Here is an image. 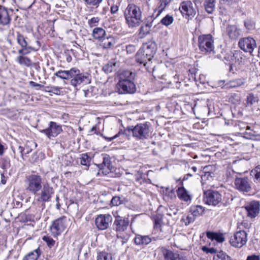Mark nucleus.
Returning a JSON list of instances; mask_svg holds the SVG:
<instances>
[{
	"instance_id": "1",
	"label": "nucleus",
	"mask_w": 260,
	"mask_h": 260,
	"mask_svg": "<svg viewBox=\"0 0 260 260\" xmlns=\"http://www.w3.org/2000/svg\"><path fill=\"white\" fill-rule=\"evenodd\" d=\"M24 183L26 190L36 195L39 202L45 203L51 201L54 193V189L47 182L42 185V178L40 175L31 174L27 176Z\"/></svg>"
},
{
	"instance_id": "2",
	"label": "nucleus",
	"mask_w": 260,
	"mask_h": 260,
	"mask_svg": "<svg viewBox=\"0 0 260 260\" xmlns=\"http://www.w3.org/2000/svg\"><path fill=\"white\" fill-rule=\"evenodd\" d=\"M125 23L129 28H134L140 25L142 21V11L140 7L129 4L123 11Z\"/></svg>"
},
{
	"instance_id": "3",
	"label": "nucleus",
	"mask_w": 260,
	"mask_h": 260,
	"mask_svg": "<svg viewBox=\"0 0 260 260\" xmlns=\"http://www.w3.org/2000/svg\"><path fill=\"white\" fill-rule=\"evenodd\" d=\"M143 51H139L136 54V60L145 66L147 61H151L155 54L157 47L154 42H149L143 44Z\"/></svg>"
},
{
	"instance_id": "4",
	"label": "nucleus",
	"mask_w": 260,
	"mask_h": 260,
	"mask_svg": "<svg viewBox=\"0 0 260 260\" xmlns=\"http://www.w3.org/2000/svg\"><path fill=\"white\" fill-rule=\"evenodd\" d=\"M149 125L146 123L138 124L135 126H128L124 130L123 134L127 136L132 134L134 138L140 140L147 139L149 136Z\"/></svg>"
},
{
	"instance_id": "5",
	"label": "nucleus",
	"mask_w": 260,
	"mask_h": 260,
	"mask_svg": "<svg viewBox=\"0 0 260 260\" xmlns=\"http://www.w3.org/2000/svg\"><path fill=\"white\" fill-rule=\"evenodd\" d=\"M199 49L203 54L211 53L214 52V40L211 35H202L198 37Z\"/></svg>"
},
{
	"instance_id": "6",
	"label": "nucleus",
	"mask_w": 260,
	"mask_h": 260,
	"mask_svg": "<svg viewBox=\"0 0 260 260\" xmlns=\"http://www.w3.org/2000/svg\"><path fill=\"white\" fill-rule=\"evenodd\" d=\"M179 9L183 16H185L188 19L193 18L198 11L196 1H183L181 3Z\"/></svg>"
},
{
	"instance_id": "7",
	"label": "nucleus",
	"mask_w": 260,
	"mask_h": 260,
	"mask_svg": "<svg viewBox=\"0 0 260 260\" xmlns=\"http://www.w3.org/2000/svg\"><path fill=\"white\" fill-rule=\"evenodd\" d=\"M74 73H73V77L70 81V84L74 86L77 87L80 84H88L91 82V76L87 73H81L79 70L75 68Z\"/></svg>"
},
{
	"instance_id": "8",
	"label": "nucleus",
	"mask_w": 260,
	"mask_h": 260,
	"mask_svg": "<svg viewBox=\"0 0 260 260\" xmlns=\"http://www.w3.org/2000/svg\"><path fill=\"white\" fill-rule=\"evenodd\" d=\"M234 187L239 192L245 194L252 190V182L247 177H236L234 180Z\"/></svg>"
},
{
	"instance_id": "9",
	"label": "nucleus",
	"mask_w": 260,
	"mask_h": 260,
	"mask_svg": "<svg viewBox=\"0 0 260 260\" xmlns=\"http://www.w3.org/2000/svg\"><path fill=\"white\" fill-rule=\"evenodd\" d=\"M69 220L66 216H62L54 220L51 227L52 234L56 236L60 234L67 227Z\"/></svg>"
},
{
	"instance_id": "10",
	"label": "nucleus",
	"mask_w": 260,
	"mask_h": 260,
	"mask_svg": "<svg viewBox=\"0 0 260 260\" xmlns=\"http://www.w3.org/2000/svg\"><path fill=\"white\" fill-rule=\"evenodd\" d=\"M247 241V234L244 231H239L237 232L233 236L230 238L231 244L235 247L241 248L245 244Z\"/></svg>"
},
{
	"instance_id": "11",
	"label": "nucleus",
	"mask_w": 260,
	"mask_h": 260,
	"mask_svg": "<svg viewBox=\"0 0 260 260\" xmlns=\"http://www.w3.org/2000/svg\"><path fill=\"white\" fill-rule=\"evenodd\" d=\"M204 201L209 205L216 206L221 202V194L217 191L208 190L205 192Z\"/></svg>"
},
{
	"instance_id": "12",
	"label": "nucleus",
	"mask_w": 260,
	"mask_h": 260,
	"mask_svg": "<svg viewBox=\"0 0 260 260\" xmlns=\"http://www.w3.org/2000/svg\"><path fill=\"white\" fill-rule=\"evenodd\" d=\"M116 88L120 94H132L136 91L134 81H118L116 84Z\"/></svg>"
},
{
	"instance_id": "13",
	"label": "nucleus",
	"mask_w": 260,
	"mask_h": 260,
	"mask_svg": "<svg viewBox=\"0 0 260 260\" xmlns=\"http://www.w3.org/2000/svg\"><path fill=\"white\" fill-rule=\"evenodd\" d=\"M16 41L17 43L21 46V48L18 50V53L21 55H26L29 54L32 51L35 49L30 46L27 41L26 38H25L22 34L19 32L17 33Z\"/></svg>"
},
{
	"instance_id": "14",
	"label": "nucleus",
	"mask_w": 260,
	"mask_h": 260,
	"mask_svg": "<svg viewBox=\"0 0 260 260\" xmlns=\"http://www.w3.org/2000/svg\"><path fill=\"white\" fill-rule=\"evenodd\" d=\"M238 45L241 49L251 54L256 47L255 40L251 37L241 39L239 41Z\"/></svg>"
},
{
	"instance_id": "15",
	"label": "nucleus",
	"mask_w": 260,
	"mask_h": 260,
	"mask_svg": "<svg viewBox=\"0 0 260 260\" xmlns=\"http://www.w3.org/2000/svg\"><path fill=\"white\" fill-rule=\"evenodd\" d=\"M112 217L109 214H100L95 218L96 227L100 230L107 229L112 221Z\"/></svg>"
},
{
	"instance_id": "16",
	"label": "nucleus",
	"mask_w": 260,
	"mask_h": 260,
	"mask_svg": "<svg viewBox=\"0 0 260 260\" xmlns=\"http://www.w3.org/2000/svg\"><path fill=\"white\" fill-rule=\"evenodd\" d=\"M61 132V126L53 121L49 122V127L41 131V133L45 134L49 138L56 137Z\"/></svg>"
},
{
	"instance_id": "17",
	"label": "nucleus",
	"mask_w": 260,
	"mask_h": 260,
	"mask_svg": "<svg viewBox=\"0 0 260 260\" xmlns=\"http://www.w3.org/2000/svg\"><path fill=\"white\" fill-rule=\"evenodd\" d=\"M13 11L0 5V24L6 25L10 23Z\"/></svg>"
},
{
	"instance_id": "18",
	"label": "nucleus",
	"mask_w": 260,
	"mask_h": 260,
	"mask_svg": "<svg viewBox=\"0 0 260 260\" xmlns=\"http://www.w3.org/2000/svg\"><path fill=\"white\" fill-rule=\"evenodd\" d=\"M164 260H187V257L183 253H174L164 247L161 248Z\"/></svg>"
},
{
	"instance_id": "19",
	"label": "nucleus",
	"mask_w": 260,
	"mask_h": 260,
	"mask_svg": "<svg viewBox=\"0 0 260 260\" xmlns=\"http://www.w3.org/2000/svg\"><path fill=\"white\" fill-rule=\"evenodd\" d=\"M244 208L247 216L250 218H254L259 213L260 205L258 202L252 201L245 205Z\"/></svg>"
},
{
	"instance_id": "20",
	"label": "nucleus",
	"mask_w": 260,
	"mask_h": 260,
	"mask_svg": "<svg viewBox=\"0 0 260 260\" xmlns=\"http://www.w3.org/2000/svg\"><path fill=\"white\" fill-rule=\"evenodd\" d=\"M129 225V219L126 217L117 216L114 222L113 226L117 232H124Z\"/></svg>"
},
{
	"instance_id": "21",
	"label": "nucleus",
	"mask_w": 260,
	"mask_h": 260,
	"mask_svg": "<svg viewBox=\"0 0 260 260\" xmlns=\"http://www.w3.org/2000/svg\"><path fill=\"white\" fill-rule=\"evenodd\" d=\"M246 61V56L240 50H235L231 58L232 65L241 66L245 63Z\"/></svg>"
},
{
	"instance_id": "22",
	"label": "nucleus",
	"mask_w": 260,
	"mask_h": 260,
	"mask_svg": "<svg viewBox=\"0 0 260 260\" xmlns=\"http://www.w3.org/2000/svg\"><path fill=\"white\" fill-rule=\"evenodd\" d=\"M226 34L232 40L237 39L241 35V29L236 25H228L226 28Z\"/></svg>"
},
{
	"instance_id": "23",
	"label": "nucleus",
	"mask_w": 260,
	"mask_h": 260,
	"mask_svg": "<svg viewBox=\"0 0 260 260\" xmlns=\"http://www.w3.org/2000/svg\"><path fill=\"white\" fill-rule=\"evenodd\" d=\"M176 193L177 197L180 200L186 203L190 202L191 201V196L184 187H179L176 190Z\"/></svg>"
},
{
	"instance_id": "24",
	"label": "nucleus",
	"mask_w": 260,
	"mask_h": 260,
	"mask_svg": "<svg viewBox=\"0 0 260 260\" xmlns=\"http://www.w3.org/2000/svg\"><path fill=\"white\" fill-rule=\"evenodd\" d=\"M135 77V73L130 70H124L119 74L118 81H134Z\"/></svg>"
},
{
	"instance_id": "25",
	"label": "nucleus",
	"mask_w": 260,
	"mask_h": 260,
	"mask_svg": "<svg viewBox=\"0 0 260 260\" xmlns=\"http://www.w3.org/2000/svg\"><path fill=\"white\" fill-rule=\"evenodd\" d=\"M244 137L247 139H251L255 141H260V135L252 129L250 126L246 125L245 131L243 133Z\"/></svg>"
},
{
	"instance_id": "26",
	"label": "nucleus",
	"mask_w": 260,
	"mask_h": 260,
	"mask_svg": "<svg viewBox=\"0 0 260 260\" xmlns=\"http://www.w3.org/2000/svg\"><path fill=\"white\" fill-rule=\"evenodd\" d=\"M152 241L151 238L148 236L137 235L134 239V242L137 245L144 246Z\"/></svg>"
},
{
	"instance_id": "27",
	"label": "nucleus",
	"mask_w": 260,
	"mask_h": 260,
	"mask_svg": "<svg viewBox=\"0 0 260 260\" xmlns=\"http://www.w3.org/2000/svg\"><path fill=\"white\" fill-rule=\"evenodd\" d=\"M115 44V41L113 37L109 36L107 37H104L100 43V45L103 49H109L113 46Z\"/></svg>"
},
{
	"instance_id": "28",
	"label": "nucleus",
	"mask_w": 260,
	"mask_h": 260,
	"mask_svg": "<svg viewBox=\"0 0 260 260\" xmlns=\"http://www.w3.org/2000/svg\"><path fill=\"white\" fill-rule=\"evenodd\" d=\"M74 69L75 68H73L71 70L67 71L59 70L55 73L54 75L60 79L68 80L72 78L73 74L75 73Z\"/></svg>"
},
{
	"instance_id": "29",
	"label": "nucleus",
	"mask_w": 260,
	"mask_h": 260,
	"mask_svg": "<svg viewBox=\"0 0 260 260\" xmlns=\"http://www.w3.org/2000/svg\"><path fill=\"white\" fill-rule=\"evenodd\" d=\"M245 79L243 78L235 79L229 81L225 84L226 88H235L242 86L245 84Z\"/></svg>"
},
{
	"instance_id": "30",
	"label": "nucleus",
	"mask_w": 260,
	"mask_h": 260,
	"mask_svg": "<svg viewBox=\"0 0 260 260\" xmlns=\"http://www.w3.org/2000/svg\"><path fill=\"white\" fill-rule=\"evenodd\" d=\"M101 166V168H100V170H105L104 171H103L102 172L103 173L105 172L106 174H107L109 173V172L111 171L112 169V166L108 156L103 157V160Z\"/></svg>"
},
{
	"instance_id": "31",
	"label": "nucleus",
	"mask_w": 260,
	"mask_h": 260,
	"mask_svg": "<svg viewBox=\"0 0 260 260\" xmlns=\"http://www.w3.org/2000/svg\"><path fill=\"white\" fill-rule=\"evenodd\" d=\"M41 254V251L38 248L24 256L22 260H38Z\"/></svg>"
},
{
	"instance_id": "32",
	"label": "nucleus",
	"mask_w": 260,
	"mask_h": 260,
	"mask_svg": "<svg viewBox=\"0 0 260 260\" xmlns=\"http://www.w3.org/2000/svg\"><path fill=\"white\" fill-rule=\"evenodd\" d=\"M207 237L212 240H215L219 243H222L224 241L223 234L221 233L208 232L206 234Z\"/></svg>"
},
{
	"instance_id": "33",
	"label": "nucleus",
	"mask_w": 260,
	"mask_h": 260,
	"mask_svg": "<svg viewBox=\"0 0 260 260\" xmlns=\"http://www.w3.org/2000/svg\"><path fill=\"white\" fill-rule=\"evenodd\" d=\"M117 66V62L115 60H113L104 65L103 67V70L106 73L109 74L115 71L116 70Z\"/></svg>"
},
{
	"instance_id": "34",
	"label": "nucleus",
	"mask_w": 260,
	"mask_h": 260,
	"mask_svg": "<svg viewBox=\"0 0 260 260\" xmlns=\"http://www.w3.org/2000/svg\"><path fill=\"white\" fill-rule=\"evenodd\" d=\"M23 55H20L17 57V62L21 66H24L27 67H30L32 66V61L27 57L23 56Z\"/></svg>"
},
{
	"instance_id": "35",
	"label": "nucleus",
	"mask_w": 260,
	"mask_h": 260,
	"mask_svg": "<svg viewBox=\"0 0 260 260\" xmlns=\"http://www.w3.org/2000/svg\"><path fill=\"white\" fill-rule=\"evenodd\" d=\"M106 34L105 30L101 27H96L92 30V36L94 39L101 40Z\"/></svg>"
},
{
	"instance_id": "36",
	"label": "nucleus",
	"mask_w": 260,
	"mask_h": 260,
	"mask_svg": "<svg viewBox=\"0 0 260 260\" xmlns=\"http://www.w3.org/2000/svg\"><path fill=\"white\" fill-rule=\"evenodd\" d=\"M204 208L201 205L193 206L190 207V212L193 217L199 216L203 213Z\"/></svg>"
},
{
	"instance_id": "37",
	"label": "nucleus",
	"mask_w": 260,
	"mask_h": 260,
	"mask_svg": "<svg viewBox=\"0 0 260 260\" xmlns=\"http://www.w3.org/2000/svg\"><path fill=\"white\" fill-rule=\"evenodd\" d=\"M215 0H205L204 6L206 11L212 14L215 10Z\"/></svg>"
},
{
	"instance_id": "38",
	"label": "nucleus",
	"mask_w": 260,
	"mask_h": 260,
	"mask_svg": "<svg viewBox=\"0 0 260 260\" xmlns=\"http://www.w3.org/2000/svg\"><path fill=\"white\" fill-rule=\"evenodd\" d=\"M96 260H114V259L111 253L102 251L98 253Z\"/></svg>"
},
{
	"instance_id": "39",
	"label": "nucleus",
	"mask_w": 260,
	"mask_h": 260,
	"mask_svg": "<svg viewBox=\"0 0 260 260\" xmlns=\"http://www.w3.org/2000/svg\"><path fill=\"white\" fill-rule=\"evenodd\" d=\"M162 218L163 216L160 214H156L154 217V228L155 229H158L160 230V231H161L160 228L161 225L163 224Z\"/></svg>"
},
{
	"instance_id": "40",
	"label": "nucleus",
	"mask_w": 260,
	"mask_h": 260,
	"mask_svg": "<svg viewBox=\"0 0 260 260\" xmlns=\"http://www.w3.org/2000/svg\"><path fill=\"white\" fill-rule=\"evenodd\" d=\"M213 260H232L231 257L225 252L221 251L214 255Z\"/></svg>"
},
{
	"instance_id": "41",
	"label": "nucleus",
	"mask_w": 260,
	"mask_h": 260,
	"mask_svg": "<svg viewBox=\"0 0 260 260\" xmlns=\"http://www.w3.org/2000/svg\"><path fill=\"white\" fill-rule=\"evenodd\" d=\"M251 175L254 177V181L256 182H260V165L256 166L253 169L250 173Z\"/></svg>"
},
{
	"instance_id": "42",
	"label": "nucleus",
	"mask_w": 260,
	"mask_h": 260,
	"mask_svg": "<svg viewBox=\"0 0 260 260\" xmlns=\"http://www.w3.org/2000/svg\"><path fill=\"white\" fill-rule=\"evenodd\" d=\"M151 26L149 24H146L142 26L140 29L139 35L141 38L145 37L150 31Z\"/></svg>"
},
{
	"instance_id": "43",
	"label": "nucleus",
	"mask_w": 260,
	"mask_h": 260,
	"mask_svg": "<svg viewBox=\"0 0 260 260\" xmlns=\"http://www.w3.org/2000/svg\"><path fill=\"white\" fill-rule=\"evenodd\" d=\"M81 156L79 157V159L80 160V164L82 165L89 166L90 162V158L88 156V155L85 154H82L80 155Z\"/></svg>"
},
{
	"instance_id": "44",
	"label": "nucleus",
	"mask_w": 260,
	"mask_h": 260,
	"mask_svg": "<svg viewBox=\"0 0 260 260\" xmlns=\"http://www.w3.org/2000/svg\"><path fill=\"white\" fill-rule=\"evenodd\" d=\"M258 102V98L252 93H249L247 96L246 104L251 106Z\"/></svg>"
},
{
	"instance_id": "45",
	"label": "nucleus",
	"mask_w": 260,
	"mask_h": 260,
	"mask_svg": "<svg viewBox=\"0 0 260 260\" xmlns=\"http://www.w3.org/2000/svg\"><path fill=\"white\" fill-rule=\"evenodd\" d=\"M171 1L172 0H160V5L158 8V13L156 16H159L161 13Z\"/></svg>"
},
{
	"instance_id": "46",
	"label": "nucleus",
	"mask_w": 260,
	"mask_h": 260,
	"mask_svg": "<svg viewBox=\"0 0 260 260\" xmlns=\"http://www.w3.org/2000/svg\"><path fill=\"white\" fill-rule=\"evenodd\" d=\"M174 21L173 17L172 15H170L169 14L167 15L165 17H164L161 20V23L165 25L169 26L173 23Z\"/></svg>"
},
{
	"instance_id": "47",
	"label": "nucleus",
	"mask_w": 260,
	"mask_h": 260,
	"mask_svg": "<svg viewBox=\"0 0 260 260\" xmlns=\"http://www.w3.org/2000/svg\"><path fill=\"white\" fill-rule=\"evenodd\" d=\"M123 203V200L119 196H115L112 198L111 200V204L112 206H118Z\"/></svg>"
},
{
	"instance_id": "48",
	"label": "nucleus",
	"mask_w": 260,
	"mask_h": 260,
	"mask_svg": "<svg viewBox=\"0 0 260 260\" xmlns=\"http://www.w3.org/2000/svg\"><path fill=\"white\" fill-rule=\"evenodd\" d=\"M86 5L97 8L103 0H83Z\"/></svg>"
},
{
	"instance_id": "49",
	"label": "nucleus",
	"mask_w": 260,
	"mask_h": 260,
	"mask_svg": "<svg viewBox=\"0 0 260 260\" xmlns=\"http://www.w3.org/2000/svg\"><path fill=\"white\" fill-rule=\"evenodd\" d=\"M43 240L46 242L47 245L50 248L54 246L55 243V241L52 238L48 236H44Z\"/></svg>"
},
{
	"instance_id": "50",
	"label": "nucleus",
	"mask_w": 260,
	"mask_h": 260,
	"mask_svg": "<svg viewBox=\"0 0 260 260\" xmlns=\"http://www.w3.org/2000/svg\"><path fill=\"white\" fill-rule=\"evenodd\" d=\"M201 249L202 250V251L206 252V253L214 254V253H215L217 251L216 249H215L214 248H213V247L209 248L205 246H202L201 248Z\"/></svg>"
},
{
	"instance_id": "51",
	"label": "nucleus",
	"mask_w": 260,
	"mask_h": 260,
	"mask_svg": "<svg viewBox=\"0 0 260 260\" xmlns=\"http://www.w3.org/2000/svg\"><path fill=\"white\" fill-rule=\"evenodd\" d=\"M182 220H184L185 224L186 225L189 224L191 222H193L195 220V217L193 216L187 215L182 218Z\"/></svg>"
},
{
	"instance_id": "52",
	"label": "nucleus",
	"mask_w": 260,
	"mask_h": 260,
	"mask_svg": "<svg viewBox=\"0 0 260 260\" xmlns=\"http://www.w3.org/2000/svg\"><path fill=\"white\" fill-rule=\"evenodd\" d=\"M244 25L248 30H251L254 28V23L250 20H246L244 21Z\"/></svg>"
},
{
	"instance_id": "53",
	"label": "nucleus",
	"mask_w": 260,
	"mask_h": 260,
	"mask_svg": "<svg viewBox=\"0 0 260 260\" xmlns=\"http://www.w3.org/2000/svg\"><path fill=\"white\" fill-rule=\"evenodd\" d=\"M29 84L31 87L36 88L37 89L44 87L43 85L37 83L32 81H29Z\"/></svg>"
},
{
	"instance_id": "54",
	"label": "nucleus",
	"mask_w": 260,
	"mask_h": 260,
	"mask_svg": "<svg viewBox=\"0 0 260 260\" xmlns=\"http://www.w3.org/2000/svg\"><path fill=\"white\" fill-rule=\"evenodd\" d=\"M246 260H260V256L254 254L248 255Z\"/></svg>"
},
{
	"instance_id": "55",
	"label": "nucleus",
	"mask_w": 260,
	"mask_h": 260,
	"mask_svg": "<svg viewBox=\"0 0 260 260\" xmlns=\"http://www.w3.org/2000/svg\"><path fill=\"white\" fill-rule=\"evenodd\" d=\"M119 10V7L116 5H113L110 8V12L111 14H114L116 13Z\"/></svg>"
},
{
	"instance_id": "56",
	"label": "nucleus",
	"mask_w": 260,
	"mask_h": 260,
	"mask_svg": "<svg viewBox=\"0 0 260 260\" xmlns=\"http://www.w3.org/2000/svg\"><path fill=\"white\" fill-rule=\"evenodd\" d=\"M126 51L127 52L132 53L135 51V47L133 45H129L126 46Z\"/></svg>"
},
{
	"instance_id": "57",
	"label": "nucleus",
	"mask_w": 260,
	"mask_h": 260,
	"mask_svg": "<svg viewBox=\"0 0 260 260\" xmlns=\"http://www.w3.org/2000/svg\"><path fill=\"white\" fill-rule=\"evenodd\" d=\"M220 3L222 4H226L228 6H231L234 3V0H220Z\"/></svg>"
},
{
	"instance_id": "58",
	"label": "nucleus",
	"mask_w": 260,
	"mask_h": 260,
	"mask_svg": "<svg viewBox=\"0 0 260 260\" xmlns=\"http://www.w3.org/2000/svg\"><path fill=\"white\" fill-rule=\"evenodd\" d=\"M99 21V19L98 17H93L88 20V23L89 24L91 25L92 24H95L98 22Z\"/></svg>"
},
{
	"instance_id": "59",
	"label": "nucleus",
	"mask_w": 260,
	"mask_h": 260,
	"mask_svg": "<svg viewBox=\"0 0 260 260\" xmlns=\"http://www.w3.org/2000/svg\"><path fill=\"white\" fill-rule=\"evenodd\" d=\"M50 91H52L53 93L58 94L60 92V88L58 87H51V90Z\"/></svg>"
},
{
	"instance_id": "60",
	"label": "nucleus",
	"mask_w": 260,
	"mask_h": 260,
	"mask_svg": "<svg viewBox=\"0 0 260 260\" xmlns=\"http://www.w3.org/2000/svg\"><path fill=\"white\" fill-rule=\"evenodd\" d=\"M119 134H120V132H119L117 134L114 135V136H113L112 137H105L104 138H105L106 140H107L108 141H111L113 140H114V139H116V138H117Z\"/></svg>"
},
{
	"instance_id": "61",
	"label": "nucleus",
	"mask_w": 260,
	"mask_h": 260,
	"mask_svg": "<svg viewBox=\"0 0 260 260\" xmlns=\"http://www.w3.org/2000/svg\"><path fill=\"white\" fill-rule=\"evenodd\" d=\"M7 181V179L6 177L4 176L3 174H1V183L3 184H5Z\"/></svg>"
},
{
	"instance_id": "62",
	"label": "nucleus",
	"mask_w": 260,
	"mask_h": 260,
	"mask_svg": "<svg viewBox=\"0 0 260 260\" xmlns=\"http://www.w3.org/2000/svg\"><path fill=\"white\" fill-rule=\"evenodd\" d=\"M4 152V146L0 143V155H2Z\"/></svg>"
},
{
	"instance_id": "63",
	"label": "nucleus",
	"mask_w": 260,
	"mask_h": 260,
	"mask_svg": "<svg viewBox=\"0 0 260 260\" xmlns=\"http://www.w3.org/2000/svg\"><path fill=\"white\" fill-rule=\"evenodd\" d=\"M96 126H93L92 128L90 130V133L91 134H96Z\"/></svg>"
},
{
	"instance_id": "64",
	"label": "nucleus",
	"mask_w": 260,
	"mask_h": 260,
	"mask_svg": "<svg viewBox=\"0 0 260 260\" xmlns=\"http://www.w3.org/2000/svg\"><path fill=\"white\" fill-rule=\"evenodd\" d=\"M66 60L67 62H70L72 60V57L70 55H66Z\"/></svg>"
}]
</instances>
